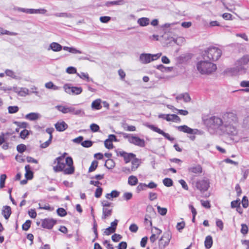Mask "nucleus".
<instances>
[{
	"mask_svg": "<svg viewBox=\"0 0 249 249\" xmlns=\"http://www.w3.org/2000/svg\"><path fill=\"white\" fill-rule=\"evenodd\" d=\"M6 178L5 174H2L0 176V188H3L4 187L5 181Z\"/></svg>",
	"mask_w": 249,
	"mask_h": 249,
	"instance_id": "nucleus-44",
	"label": "nucleus"
},
{
	"mask_svg": "<svg viewBox=\"0 0 249 249\" xmlns=\"http://www.w3.org/2000/svg\"><path fill=\"white\" fill-rule=\"evenodd\" d=\"M101 205L103 206V208H109L112 207L113 204L112 203L109 202L106 200H103L101 202Z\"/></svg>",
	"mask_w": 249,
	"mask_h": 249,
	"instance_id": "nucleus-55",
	"label": "nucleus"
},
{
	"mask_svg": "<svg viewBox=\"0 0 249 249\" xmlns=\"http://www.w3.org/2000/svg\"><path fill=\"white\" fill-rule=\"evenodd\" d=\"M56 129L60 132L63 131L68 128V124L64 121L58 122L55 124Z\"/></svg>",
	"mask_w": 249,
	"mask_h": 249,
	"instance_id": "nucleus-21",
	"label": "nucleus"
},
{
	"mask_svg": "<svg viewBox=\"0 0 249 249\" xmlns=\"http://www.w3.org/2000/svg\"><path fill=\"white\" fill-rule=\"evenodd\" d=\"M119 192L116 190H113L110 193L107 194L106 195V197L107 199H111L112 198L117 197L119 196Z\"/></svg>",
	"mask_w": 249,
	"mask_h": 249,
	"instance_id": "nucleus-31",
	"label": "nucleus"
},
{
	"mask_svg": "<svg viewBox=\"0 0 249 249\" xmlns=\"http://www.w3.org/2000/svg\"><path fill=\"white\" fill-rule=\"evenodd\" d=\"M115 165V162L113 160L109 159L106 161L105 166L108 169H111L114 167Z\"/></svg>",
	"mask_w": 249,
	"mask_h": 249,
	"instance_id": "nucleus-34",
	"label": "nucleus"
},
{
	"mask_svg": "<svg viewBox=\"0 0 249 249\" xmlns=\"http://www.w3.org/2000/svg\"><path fill=\"white\" fill-rule=\"evenodd\" d=\"M19 110L18 106H9L8 107V113L10 114H13L17 112Z\"/></svg>",
	"mask_w": 249,
	"mask_h": 249,
	"instance_id": "nucleus-37",
	"label": "nucleus"
},
{
	"mask_svg": "<svg viewBox=\"0 0 249 249\" xmlns=\"http://www.w3.org/2000/svg\"><path fill=\"white\" fill-rule=\"evenodd\" d=\"M249 62V56L245 55L238 60L233 68L226 69L225 72L230 76H237L246 72L247 69L245 66Z\"/></svg>",
	"mask_w": 249,
	"mask_h": 249,
	"instance_id": "nucleus-2",
	"label": "nucleus"
},
{
	"mask_svg": "<svg viewBox=\"0 0 249 249\" xmlns=\"http://www.w3.org/2000/svg\"><path fill=\"white\" fill-rule=\"evenodd\" d=\"M67 154L66 153H64L63 155L55 159L54 163H57V165L53 167L55 172L62 171L65 175H71L74 173V167L73 165V160L71 157H68L66 158V164L62 162L64 159L65 156Z\"/></svg>",
	"mask_w": 249,
	"mask_h": 249,
	"instance_id": "nucleus-1",
	"label": "nucleus"
},
{
	"mask_svg": "<svg viewBox=\"0 0 249 249\" xmlns=\"http://www.w3.org/2000/svg\"><path fill=\"white\" fill-rule=\"evenodd\" d=\"M81 145L84 147H89L92 146V142L91 141L86 140L81 142Z\"/></svg>",
	"mask_w": 249,
	"mask_h": 249,
	"instance_id": "nucleus-50",
	"label": "nucleus"
},
{
	"mask_svg": "<svg viewBox=\"0 0 249 249\" xmlns=\"http://www.w3.org/2000/svg\"><path fill=\"white\" fill-rule=\"evenodd\" d=\"M220 125L233 124L237 122L236 114L232 112H226L223 114L221 118H219Z\"/></svg>",
	"mask_w": 249,
	"mask_h": 249,
	"instance_id": "nucleus-4",
	"label": "nucleus"
},
{
	"mask_svg": "<svg viewBox=\"0 0 249 249\" xmlns=\"http://www.w3.org/2000/svg\"><path fill=\"white\" fill-rule=\"evenodd\" d=\"M101 100L100 99H96L92 102L91 104V108L93 109L99 110L102 108L101 105Z\"/></svg>",
	"mask_w": 249,
	"mask_h": 249,
	"instance_id": "nucleus-27",
	"label": "nucleus"
},
{
	"mask_svg": "<svg viewBox=\"0 0 249 249\" xmlns=\"http://www.w3.org/2000/svg\"><path fill=\"white\" fill-rule=\"evenodd\" d=\"M146 188V184L143 183H140L137 186V187L136 188V191L138 193H139L142 191L145 190Z\"/></svg>",
	"mask_w": 249,
	"mask_h": 249,
	"instance_id": "nucleus-40",
	"label": "nucleus"
},
{
	"mask_svg": "<svg viewBox=\"0 0 249 249\" xmlns=\"http://www.w3.org/2000/svg\"><path fill=\"white\" fill-rule=\"evenodd\" d=\"M157 210L158 213L161 215H165L167 212V210L165 208H161L160 206H157Z\"/></svg>",
	"mask_w": 249,
	"mask_h": 249,
	"instance_id": "nucleus-45",
	"label": "nucleus"
},
{
	"mask_svg": "<svg viewBox=\"0 0 249 249\" xmlns=\"http://www.w3.org/2000/svg\"><path fill=\"white\" fill-rule=\"evenodd\" d=\"M243 126L246 128L249 129V116L245 117L243 120Z\"/></svg>",
	"mask_w": 249,
	"mask_h": 249,
	"instance_id": "nucleus-56",
	"label": "nucleus"
},
{
	"mask_svg": "<svg viewBox=\"0 0 249 249\" xmlns=\"http://www.w3.org/2000/svg\"><path fill=\"white\" fill-rule=\"evenodd\" d=\"M177 128L179 131L186 133L190 134H196L197 133L198 130L196 129H192L186 125L177 126Z\"/></svg>",
	"mask_w": 249,
	"mask_h": 249,
	"instance_id": "nucleus-17",
	"label": "nucleus"
},
{
	"mask_svg": "<svg viewBox=\"0 0 249 249\" xmlns=\"http://www.w3.org/2000/svg\"><path fill=\"white\" fill-rule=\"evenodd\" d=\"M138 182V179L136 176H130L128 178V183L131 186L136 185Z\"/></svg>",
	"mask_w": 249,
	"mask_h": 249,
	"instance_id": "nucleus-32",
	"label": "nucleus"
},
{
	"mask_svg": "<svg viewBox=\"0 0 249 249\" xmlns=\"http://www.w3.org/2000/svg\"><path fill=\"white\" fill-rule=\"evenodd\" d=\"M29 131L27 129H24L20 133V137L23 139H25L27 136L29 135Z\"/></svg>",
	"mask_w": 249,
	"mask_h": 249,
	"instance_id": "nucleus-59",
	"label": "nucleus"
},
{
	"mask_svg": "<svg viewBox=\"0 0 249 249\" xmlns=\"http://www.w3.org/2000/svg\"><path fill=\"white\" fill-rule=\"evenodd\" d=\"M203 59L213 61L218 60V49L215 47L210 48L208 50L204 51L202 54Z\"/></svg>",
	"mask_w": 249,
	"mask_h": 249,
	"instance_id": "nucleus-7",
	"label": "nucleus"
},
{
	"mask_svg": "<svg viewBox=\"0 0 249 249\" xmlns=\"http://www.w3.org/2000/svg\"><path fill=\"white\" fill-rule=\"evenodd\" d=\"M195 187L201 193H204L207 191L210 187L209 180L206 178L199 179L195 183Z\"/></svg>",
	"mask_w": 249,
	"mask_h": 249,
	"instance_id": "nucleus-9",
	"label": "nucleus"
},
{
	"mask_svg": "<svg viewBox=\"0 0 249 249\" xmlns=\"http://www.w3.org/2000/svg\"><path fill=\"white\" fill-rule=\"evenodd\" d=\"M1 213L5 219H8L11 214V209L10 207L8 206H3Z\"/></svg>",
	"mask_w": 249,
	"mask_h": 249,
	"instance_id": "nucleus-22",
	"label": "nucleus"
},
{
	"mask_svg": "<svg viewBox=\"0 0 249 249\" xmlns=\"http://www.w3.org/2000/svg\"><path fill=\"white\" fill-rule=\"evenodd\" d=\"M145 125L152 130L162 135L169 141L172 142L174 140V138L170 137V135L168 133H165L164 132H163V131L160 129V128L155 126L154 125L146 124H145Z\"/></svg>",
	"mask_w": 249,
	"mask_h": 249,
	"instance_id": "nucleus-15",
	"label": "nucleus"
},
{
	"mask_svg": "<svg viewBox=\"0 0 249 249\" xmlns=\"http://www.w3.org/2000/svg\"><path fill=\"white\" fill-rule=\"evenodd\" d=\"M204 244L206 248L209 249L211 248L213 244V239L211 236L208 235L206 237Z\"/></svg>",
	"mask_w": 249,
	"mask_h": 249,
	"instance_id": "nucleus-30",
	"label": "nucleus"
},
{
	"mask_svg": "<svg viewBox=\"0 0 249 249\" xmlns=\"http://www.w3.org/2000/svg\"><path fill=\"white\" fill-rule=\"evenodd\" d=\"M129 142L141 147H143L145 145V141L143 139L134 136H133V137L130 138Z\"/></svg>",
	"mask_w": 249,
	"mask_h": 249,
	"instance_id": "nucleus-18",
	"label": "nucleus"
},
{
	"mask_svg": "<svg viewBox=\"0 0 249 249\" xmlns=\"http://www.w3.org/2000/svg\"><path fill=\"white\" fill-rule=\"evenodd\" d=\"M102 219H106L107 218L110 216L112 213V209L109 208H103L102 210Z\"/></svg>",
	"mask_w": 249,
	"mask_h": 249,
	"instance_id": "nucleus-23",
	"label": "nucleus"
},
{
	"mask_svg": "<svg viewBox=\"0 0 249 249\" xmlns=\"http://www.w3.org/2000/svg\"><path fill=\"white\" fill-rule=\"evenodd\" d=\"M93 209H91V213H92V216L93 217V232L95 235V238L92 240V242H94L95 239L96 238H97L98 237V232H97V224L96 223V222L95 221V219L94 218V215L92 214V212H93Z\"/></svg>",
	"mask_w": 249,
	"mask_h": 249,
	"instance_id": "nucleus-33",
	"label": "nucleus"
},
{
	"mask_svg": "<svg viewBox=\"0 0 249 249\" xmlns=\"http://www.w3.org/2000/svg\"><path fill=\"white\" fill-rule=\"evenodd\" d=\"M14 10L19 12H22L26 14H44L46 12V10L44 9H28L24 8H20L16 7L14 8Z\"/></svg>",
	"mask_w": 249,
	"mask_h": 249,
	"instance_id": "nucleus-11",
	"label": "nucleus"
},
{
	"mask_svg": "<svg viewBox=\"0 0 249 249\" xmlns=\"http://www.w3.org/2000/svg\"><path fill=\"white\" fill-rule=\"evenodd\" d=\"M140 164V160L138 159L135 157L132 159L131 161V167L128 168L127 167H124L122 168V171L126 174H130L137 170L139 167Z\"/></svg>",
	"mask_w": 249,
	"mask_h": 249,
	"instance_id": "nucleus-12",
	"label": "nucleus"
},
{
	"mask_svg": "<svg viewBox=\"0 0 249 249\" xmlns=\"http://www.w3.org/2000/svg\"><path fill=\"white\" fill-rule=\"evenodd\" d=\"M144 223L145 225H147L149 223V226L152 227V221L151 220V217L149 215H148V214L145 215Z\"/></svg>",
	"mask_w": 249,
	"mask_h": 249,
	"instance_id": "nucleus-53",
	"label": "nucleus"
},
{
	"mask_svg": "<svg viewBox=\"0 0 249 249\" xmlns=\"http://www.w3.org/2000/svg\"><path fill=\"white\" fill-rule=\"evenodd\" d=\"M53 16L57 17H66V18H71V14H68L67 13H56L53 14Z\"/></svg>",
	"mask_w": 249,
	"mask_h": 249,
	"instance_id": "nucleus-42",
	"label": "nucleus"
},
{
	"mask_svg": "<svg viewBox=\"0 0 249 249\" xmlns=\"http://www.w3.org/2000/svg\"><path fill=\"white\" fill-rule=\"evenodd\" d=\"M148 198L151 201H153L157 198V194L155 193L150 192L148 195Z\"/></svg>",
	"mask_w": 249,
	"mask_h": 249,
	"instance_id": "nucleus-63",
	"label": "nucleus"
},
{
	"mask_svg": "<svg viewBox=\"0 0 249 249\" xmlns=\"http://www.w3.org/2000/svg\"><path fill=\"white\" fill-rule=\"evenodd\" d=\"M0 35H8L10 36H16L17 33L15 32H11L9 31L3 29L0 27Z\"/></svg>",
	"mask_w": 249,
	"mask_h": 249,
	"instance_id": "nucleus-36",
	"label": "nucleus"
},
{
	"mask_svg": "<svg viewBox=\"0 0 249 249\" xmlns=\"http://www.w3.org/2000/svg\"><path fill=\"white\" fill-rule=\"evenodd\" d=\"M111 19V18L108 16H103L100 18V20L103 23H107Z\"/></svg>",
	"mask_w": 249,
	"mask_h": 249,
	"instance_id": "nucleus-61",
	"label": "nucleus"
},
{
	"mask_svg": "<svg viewBox=\"0 0 249 249\" xmlns=\"http://www.w3.org/2000/svg\"><path fill=\"white\" fill-rule=\"evenodd\" d=\"M111 238L113 241L117 242L122 238V236L120 234L115 233L112 236Z\"/></svg>",
	"mask_w": 249,
	"mask_h": 249,
	"instance_id": "nucleus-52",
	"label": "nucleus"
},
{
	"mask_svg": "<svg viewBox=\"0 0 249 249\" xmlns=\"http://www.w3.org/2000/svg\"><path fill=\"white\" fill-rule=\"evenodd\" d=\"M57 109L63 113H70L74 115L82 116L85 113L82 109H77L73 107H66L63 106H57Z\"/></svg>",
	"mask_w": 249,
	"mask_h": 249,
	"instance_id": "nucleus-8",
	"label": "nucleus"
},
{
	"mask_svg": "<svg viewBox=\"0 0 249 249\" xmlns=\"http://www.w3.org/2000/svg\"><path fill=\"white\" fill-rule=\"evenodd\" d=\"M116 154L118 156L123 157L126 163H128L130 161L136 157V155L132 153H126L125 151L117 149L115 150Z\"/></svg>",
	"mask_w": 249,
	"mask_h": 249,
	"instance_id": "nucleus-14",
	"label": "nucleus"
},
{
	"mask_svg": "<svg viewBox=\"0 0 249 249\" xmlns=\"http://www.w3.org/2000/svg\"><path fill=\"white\" fill-rule=\"evenodd\" d=\"M204 124L208 127L210 133L214 134L216 133L218 129V118L212 116L204 120Z\"/></svg>",
	"mask_w": 249,
	"mask_h": 249,
	"instance_id": "nucleus-5",
	"label": "nucleus"
},
{
	"mask_svg": "<svg viewBox=\"0 0 249 249\" xmlns=\"http://www.w3.org/2000/svg\"><path fill=\"white\" fill-rule=\"evenodd\" d=\"M62 49V46L57 42L51 43L48 49V50H53L54 52H59Z\"/></svg>",
	"mask_w": 249,
	"mask_h": 249,
	"instance_id": "nucleus-20",
	"label": "nucleus"
},
{
	"mask_svg": "<svg viewBox=\"0 0 249 249\" xmlns=\"http://www.w3.org/2000/svg\"><path fill=\"white\" fill-rule=\"evenodd\" d=\"M115 231L116 230L115 228L109 227L105 230L104 233L107 235H108L111 233H114Z\"/></svg>",
	"mask_w": 249,
	"mask_h": 249,
	"instance_id": "nucleus-48",
	"label": "nucleus"
},
{
	"mask_svg": "<svg viewBox=\"0 0 249 249\" xmlns=\"http://www.w3.org/2000/svg\"><path fill=\"white\" fill-rule=\"evenodd\" d=\"M103 189L100 187H98L95 192V196L96 198H99L102 195Z\"/></svg>",
	"mask_w": 249,
	"mask_h": 249,
	"instance_id": "nucleus-57",
	"label": "nucleus"
},
{
	"mask_svg": "<svg viewBox=\"0 0 249 249\" xmlns=\"http://www.w3.org/2000/svg\"><path fill=\"white\" fill-rule=\"evenodd\" d=\"M63 88L65 91L68 94L73 95H79L82 92V89L81 87H71L69 84L64 85Z\"/></svg>",
	"mask_w": 249,
	"mask_h": 249,
	"instance_id": "nucleus-13",
	"label": "nucleus"
},
{
	"mask_svg": "<svg viewBox=\"0 0 249 249\" xmlns=\"http://www.w3.org/2000/svg\"><path fill=\"white\" fill-rule=\"evenodd\" d=\"M31 221L30 220H27L26 222L22 225V230L25 231H27L29 230V229L31 227Z\"/></svg>",
	"mask_w": 249,
	"mask_h": 249,
	"instance_id": "nucleus-41",
	"label": "nucleus"
},
{
	"mask_svg": "<svg viewBox=\"0 0 249 249\" xmlns=\"http://www.w3.org/2000/svg\"><path fill=\"white\" fill-rule=\"evenodd\" d=\"M172 238V233L171 231H168L165 232L159 240V245L160 249H164L168 245Z\"/></svg>",
	"mask_w": 249,
	"mask_h": 249,
	"instance_id": "nucleus-10",
	"label": "nucleus"
},
{
	"mask_svg": "<svg viewBox=\"0 0 249 249\" xmlns=\"http://www.w3.org/2000/svg\"><path fill=\"white\" fill-rule=\"evenodd\" d=\"M149 19L147 18H141L138 19L137 23L141 26H146L149 24Z\"/></svg>",
	"mask_w": 249,
	"mask_h": 249,
	"instance_id": "nucleus-28",
	"label": "nucleus"
},
{
	"mask_svg": "<svg viewBox=\"0 0 249 249\" xmlns=\"http://www.w3.org/2000/svg\"><path fill=\"white\" fill-rule=\"evenodd\" d=\"M105 147L108 149H112L113 147V145L112 142H110V140L109 139H107L104 142Z\"/></svg>",
	"mask_w": 249,
	"mask_h": 249,
	"instance_id": "nucleus-49",
	"label": "nucleus"
},
{
	"mask_svg": "<svg viewBox=\"0 0 249 249\" xmlns=\"http://www.w3.org/2000/svg\"><path fill=\"white\" fill-rule=\"evenodd\" d=\"M77 75L80 77L81 79H86L87 81H92V79L90 78L89 76V74L87 73L81 72L80 73H77Z\"/></svg>",
	"mask_w": 249,
	"mask_h": 249,
	"instance_id": "nucleus-35",
	"label": "nucleus"
},
{
	"mask_svg": "<svg viewBox=\"0 0 249 249\" xmlns=\"http://www.w3.org/2000/svg\"><path fill=\"white\" fill-rule=\"evenodd\" d=\"M26 173L25 174V178L27 179H31L33 178V172L31 170L29 165H26L25 167Z\"/></svg>",
	"mask_w": 249,
	"mask_h": 249,
	"instance_id": "nucleus-26",
	"label": "nucleus"
},
{
	"mask_svg": "<svg viewBox=\"0 0 249 249\" xmlns=\"http://www.w3.org/2000/svg\"><path fill=\"white\" fill-rule=\"evenodd\" d=\"M5 73L8 76H10L13 78H15L16 77L15 72L11 70H6L5 71Z\"/></svg>",
	"mask_w": 249,
	"mask_h": 249,
	"instance_id": "nucleus-62",
	"label": "nucleus"
},
{
	"mask_svg": "<svg viewBox=\"0 0 249 249\" xmlns=\"http://www.w3.org/2000/svg\"><path fill=\"white\" fill-rule=\"evenodd\" d=\"M123 127L125 130L129 131H135L136 130V127L133 125H128L127 124H124Z\"/></svg>",
	"mask_w": 249,
	"mask_h": 249,
	"instance_id": "nucleus-51",
	"label": "nucleus"
},
{
	"mask_svg": "<svg viewBox=\"0 0 249 249\" xmlns=\"http://www.w3.org/2000/svg\"><path fill=\"white\" fill-rule=\"evenodd\" d=\"M240 204V200L233 201L231 202V207L233 208H236V210L238 211V209H241Z\"/></svg>",
	"mask_w": 249,
	"mask_h": 249,
	"instance_id": "nucleus-43",
	"label": "nucleus"
},
{
	"mask_svg": "<svg viewBox=\"0 0 249 249\" xmlns=\"http://www.w3.org/2000/svg\"><path fill=\"white\" fill-rule=\"evenodd\" d=\"M56 220L52 218H45L42 220L41 226L46 229H51L56 224Z\"/></svg>",
	"mask_w": 249,
	"mask_h": 249,
	"instance_id": "nucleus-16",
	"label": "nucleus"
},
{
	"mask_svg": "<svg viewBox=\"0 0 249 249\" xmlns=\"http://www.w3.org/2000/svg\"><path fill=\"white\" fill-rule=\"evenodd\" d=\"M129 229L132 232H136L138 230V227L135 224H132L129 226Z\"/></svg>",
	"mask_w": 249,
	"mask_h": 249,
	"instance_id": "nucleus-60",
	"label": "nucleus"
},
{
	"mask_svg": "<svg viewBox=\"0 0 249 249\" xmlns=\"http://www.w3.org/2000/svg\"><path fill=\"white\" fill-rule=\"evenodd\" d=\"M242 228L241 229V232L243 234H246L248 232V227L246 224H242L241 225Z\"/></svg>",
	"mask_w": 249,
	"mask_h": 249,
	"instance_id": "nucleus-58",
	"label": "nucleus"
},
{
	"mask_svg": "<svg viewBox=\"0 0 249 249\" xmlns=\"http://www.w3.org/2000/svg\"><path fill=\"white\" fill-rule=\"evenodd\" d=\"M26 149V145L23 144H18L17 146V151L20 153H23L24 151H25Z\"/></svg>",
	"mask_w": 249,
	"mask_h": 249,
	"instance_id": "nucleus-46",
	"label": "nucleus"
},
{
	"mask_svg": "<svg viewBox=\"0 0 249 249\" xmlns=\"http://www.w3.org/2000/svg\"><path fill=\"white\" fill-rule=\"evenodd\" d=\"M40 117V115L38 113L32 112L29 114H27L25 116V118L27 120L30 121H35L38 119Z\"/></svg>",
	"mask_w": 249,
	"mask_h": 249,
	"instance_id": "nucleus-25",
	"label": "nucleus"
},
{
	"mask_svg": "<svg viewBox=\"0 0 249 249\" xmlns=\"http://www.w3.org/2000/svg\"><path fill=\"white\" fill-rule=\"evenodd\" d=\"M67 72L70 74L77 73L76 69L73 67H69L66 70Z\"/></svg>",
	"mask_w": 249,
	"mask_h": 249,
	"instance_id": "nucleus-64",
	"label": "nucleus"
},
{
	"mask_svg": "<svg viewBox=\"0 0 249 249\" xmlns=\"http://www.w3.org/2000/svg\"><path fill=\"white\" fill-rule=\"evenodd\" d=\"M140 61L142 64H148L152 61L151 54L142 53L140 56Z\"/></svg>",
	"mask_w": 249,
	"mask_h": 249,
	"instance_id": "nucleus-19",
	"label": "nucleus"
},
{
	"mask_svg": "<svg viewBox=\"0 0 249 249\" xmlns=\"http://www.w3.org/2000/svg\"><path fill=\"white\" fill-rule=\"evenodd\" d=\"M98 162L97 160H93L89 169V172L94 171L97 168L98 166Z\"/></svg>",
	"mask_w": 249,
	"mask_h": 249,
	"instance_id": "nucleus-39",
	"label": "nucleus"
},
{
	"mask_svg": "<svg viewBox=\"0 0 249 249\" xmlns=\"http://www.w3.org/2000/svg\"><path fill=\"white\" fill-rule=\"evenodd\" d=\"M188 170L190 173H195L196 174H200L202 172V167L199 165H196L195 166L190 167L189 168Z\"/></svg>",
	"mask_w": 249,
	"mask_h": 249,
	"instance_id": "nucleus-24",
	"label": "nucleus"
},
{
	"mask_svg": "<svg viewBox=\"0 0 249 249\" xmlns=\"http://www.w3.org/2000/svg\"><path fill=\"white\" fill-rule=\"evenodd\" d=\"M237 134V129L233 124L220 125L219 124V135H231L235 136Z\"/></svg>",
	"mask_w": 249,
	"mask_h": 249,
	"instance_id": "nucleus-6",
	"label": "nucleus"
},
{
	"mask_svg": "<svg viewBox=\"0 0 249 249\" xmlns=\"http://www.w3.org/2000/svg\"><path fill=\"white\" fill-rule=\"evenodd\" d=\"M170 42H173L178 45H181L185 42V38L183 37H178L176 38L171 37Z\"/></svg>",
	"mask_w": 249,
	"mask_h": 249,
	"instance_id": "nucleus-29",
	"label": "nucleus"
},
{
	"mask_svg": "<svg viewBox=\"0 0 249 249\" xmlns=\"http://www.w3.org/2000/svg\"><path fill=\"white\" fill-rule=\"evenodd\" d=\"M57 213L60 216L63 217L67 214L66 210L62 208H59L57 210Z\"/></svg>",
	"mask_w": 249,
	"mask_h": 249,
	"instance_id": "nucleus-47",
	"label": "nucleus"
},
{
	"mask_svg": "<svg viewBox=\"0 0 249 249\" xmlns=\"http://www.w3.org/2000/svg\"><path fill=\"white\" fill-rule=\"evenodd\" d=\"M163 184L166 187H171L173 185V182L172 179L170 178H165L163 181Z\"/></svg>",
	"mask_w": 249,
	"mask_h": 249,
	"instance_id": "nucleus-38",
	"label": "nucleus"
},
{
	"mask_svg": "<svg viewBox=\"0 0 249 249\" xmlns=\"http://www.w3.org/2000/svg\"><path fill=\"white\" fill-rule=\"evenodd\" d=\"M196 68L201 74H208L215 71L217 67L215 64L210 62L208 60L203 59L197 62Z\"/></svg>",
	"mask_w": 249,
	"mask_h": 249,
	"instance_id": "nucleus-3",
	"label": "nucleus"
},
{
	"mask_svg": "<svg viewBox=\"0 0 249 249\" xmlns=\"http://www.w3.org/2000/svg\"><path fill=\"white\" fill-rule=\"evenodd\" d=\"M90 128L92 132H96L99 130L100 127L97 124H92L90 125Z\"/></svg>",
	"mask_w": 249,
	"mask_h": 249,
	"instance_id": "nucleus-54",
	"label": "nucleus"
}]
</instances>
